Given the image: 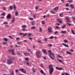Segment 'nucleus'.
<instances>
[{
    "mask_svg": "<svg viewBox=\"0 0 75 75\" xmlns=\"http://www.w3.org/2000/svg\"><path fill=\"white\" fill-rule=\"evenodd\" d=\"M62 44L63 45H64V46H65V47H68V45L65 43H63Z\"/></svg>",
    "mask_w": 75,
    "mask_h": 75,
    "instance_id": "18",
    "label": "nucleus"
},
{
    "mask_svg": "<svg viewBox=\"0 0 75 75\" xmlns=\"http://www.w3.org/2000/svg\"><path fill=\"white\" fill-rule=\"evenodd\" d=\"M41 51H38L36 52V55L37 57L38 58H40L41 56Z\"/></svg>",
    "mask_w": 75,
    "mask_h": 75,
    "instance_id": "5",
    "label": "nucleus"
},
{
    "mask_svg": "<svg viewBox=\"0 0 75 75\" xmlns=\"http://www.w3.org/2000/svg\"><path fill=\"white\" fill-rule=\"evenodd\" d=\"M49 68L50 70L49 71V73L50 75H52L53 71H54V67L53 65L52 64H50L49 66Z\"/></svg>",
    "mask_w": 75,
    "mask_h": 75,
    "instance_id": "2",
    "label": "nucleus"
},
{
    "mask_svg": "<svg viewBox=\"0 0 75 75\" xmlns=\"http://www.w3.org/2000/svg\"><path fill=\"white\" fill-rule=\"evenodd\" d=\"M20 35H24V33H19Z\"/></svg>",
    "mask_w": 75,
    "mask_h": 75,
    "instance_id": "33",
    "label": "nucleus"
},
{
    "mask_svg": "<svg viewBox=\"0 0 75 75\" xmlns=\"http://www.w3.org/2000/svg\"><path fill=\"white\" fill-rule=\"evenodd\" d=\"M65 27H66V25H64L63 26L62 28H65Z\"/></svg>",
    "mask_w": 75,
    "mask_h": 75,
    "instance_id": "25",
    "label": "nucleus"
},
{
    "mask_svg": "<svg viewBox=\"0 0 75 75\" xmlns=\"http://www.w3.org/2000/svg\"><path fill=\"white\" fill-rule=\"evenodd\" d=\"M4 40L5 41H8V39L7 38H5L4 39Z\"/></svg>",
    "mask_w": 75,
    "mask_h": 75,
    "instance_id": "26",
    "label": "nucleus"
},
{
    "mask_svg": "<svg viewBox=\"0 0 75 75\" xmlns=\"http://www.w3.org/2000/svg\"><path fill=\"white\" fill-rule=\"evenodd\" d=\"M64 42L65 43L67 42H68V41L67 40H64Z\"/></svg>",
    "mask_w": 75,
    "mask_h": 75,
    "instance_id": "47",
    "label": "nucleus"
},
{
    "mask_svg": "<svg viewBox=\"0 0 75 75\" xmlns=\"http://www.w3.org/2000/svg\"><path fill=\"white\" fill-rule=\"evenodd\" d=\"M57 20H58V21L60 23H62V21L61 20H60L58 19H57Z\"/></svg>",
    "mask_w": 75,
    "mask_h": 75,
    "instance_id": "24",
    "label": "nucleus"
},
{
    "mask_svg": "<svg viewBox=\"0 0 75 75\" xmlns=\"http://www.w3.org/2000/svg\"><path fill=\"white\" fill-rule=\"evenodd\" d=\"M5 13H2L1 14V16H5Z\"/></svg>",
    "mask_w": 75,
    "mask_h": 75,
    "instance_id": "27",
    "label": "nucleus"
},
{
    "mask_svg": "<svg viewBox=\"0 0 75 75\" xmlns=\"http://www.w3.org/2000/svg\"><path fill=\"white\" fill-rule=\"evenodd\" d=\"M16 72L17 73L18 72V70H16Z\"/></svg>",
    "mask_w": 75,
    "mask_h": 75,
    "instance_id": "64",
    "label": "nucleus"
},
{
    "mask_svg": "<svg viewBox=\"0 0 75 75\" xmlns=\"http://www.w3.org/2000/svg\"><path fill=\"white\" fill-rule=\"evenodd\" d=\"M60 17H63V14L62 13H61L59 14Z\"/></svg>",
    "mask_w": 75,
    "mask_h": 75,
    "instance_id": "29",
    "label": "nucleus"
},
{
    "mask_svg": "<svg viewBox=\"0 0 75 75\" xmlns=\"http://www.w3.org/2000/svg\"><path fill=\"white\" fill-rule=\"evenodd\" d=\"M14 59L13 58H10L9 59H8L7 60V63L9 65H10L11 64H13V62H14Z\"/></svg>",
    "mask_w": 75,
    "mask_h": 75,
    "instance_id": "3",
    "label": "nucleus"
},
{
    "mask_svg": "<svg viewBox=\"0 0 75 75\" xmlns=\"http://www.w3.org/2000/svg\"><path fill=\"white\" fill-rule=\"evenodd\" d=\"M13 6V7L14 8V10H16V5L14 4Z\"/></svg>",
    "mask_w": 75,
    "mask_h": 75,
    "instance_id": "28",
    "label": "nucleus"
},
{
    "mask_svg": "<svg viewBox=\"0 0 75 75\" xmlns=\"http://www.w3.org/2000/svg\"><path fill=\"white\" fill-rule=\"evenodd\" d=\"M6 17L7 18H11V15L10 14H8Z\"/></svg>",
    "mask_w": 75,
    "mask_h": 75,
    "instance_id": "11",
    "label": "nucleus"
},
{
    "mask_svg": "<svg viewBox=\"0 0 75 75\" xmlns=\"http://www.w3.org/2000/svg\"><path fill=\"white\" fill-rule=\"evenodd\" d=\"M51 13L52 14H55V12H51Z\"/></svg>",
    "mask_w": 75,
    "mask_h": 75,
    "instance_id": "62",
    "label": "nucleus"
},
{
    "mask_svg": "<svg viewBox=\"0 0 75 75\" xmlns=\"http://www.w3.org/2000/svg\"><path fill=\"white\" fill-rule=\"evenodd\" d=\"M24 55H25L26 56H28V55H29V53H24Z\"/></svg>",
    "mask_w": 75,
    "mask_h": 75,
    "instance_id": "20",
    "label": "nucleus"
},
{
    "mask_svg": "<svg viewBox=\"0 0 75 75\" xmlns=\"http://www.w3.org/2000/svg\"><path fill=\"white\" fill-rule=\"evenodd\" d=\"M32 70L34 72H35V70H36V69L34 68H33L32 69Z\"/></svg>",
    "mask_w": 75,
    "mask_h": 75,
    "instance_id": "22",
    "label": "nucleus"
},
{
    "mask_svg": "<svg viewBox=\"0 0 75 75\" xmlns=\"http://www.w3.org/2000/svg\"><path fill=\"white\" fill-rule=\"evenodd\" d=\"M12 19L13 20L11 21V23H14V21H16V19L14 18H13Z\"/></svg>",
    "mask_w": 75,
    "mask_h": 75,
    "instance_id": "9",
    "label": "nucleus"
},
{
    "mask_svg": "<svg viewBox=\"0 0 75 75\" xmlns=\"http://www.w3.org/2000/svg\"><path fill=\"white\" fill-rule=\"evenodd\" d=\"M66 53L67 54H72V53L71 52H67Z\"/></svg>",
    "mask_w": 75,
    "mask_h": 75,
    "instance_id": "23",
    "label": "nucleus"
},
{
    "mask_svg": "<svg viewBox=\"0 0 75 75\" xmlns=\"http://www.w3.org/2000/svg\"><path fill=\"white\" fill-rule=\"evenodd\" d=\"M64 74L66 75H69L67 73H65Z\"/></svg>",
    "mask_w": 75,
    "mask_h": 75,
    "instance_id": "54",
    "label": "nucleus"
},
{
    "mask_svg": "<svg viewBox=\"0 0 75 75\" xmlns=\"http://www.w3.org/2000/svg\"><path fill=\"white\" fill-rule=\"evenodd\" d=\"M31 29H32V30L35 29V26L32 27H31Z\"/></svg>",
    "mask_w": 75,
    "mask_h": 75,
    "instance_id": "31",
    "label": "nucleus"
},
{
    "mask_svg": "<svg viewBox=\"0 0 75 75\" xmlns=\"http://www.w3.org/2000/svg\"><path fill=\"white\" fill-rule=\"evenodd\" d=\"M35 9H36V10H38V6H36Z\"/></svg>",
    "mask_w": 75,
    "mask_h": 75,
    "instance_id": "59",
    "label": "nucleus"
},
{
    "mask_svg": "<svg viewBox=\"0 0 75 75\" xmlns=\"http://www.w3.org/2000/svg\"><path fill=\"white\" fill-rule=\"evenodd\" d=\"M58 60L59 61V62H62V60H61L58 59Z\"/></svg>",
    "mask_w": 75,
    "mask_h": 75,
    "instance_id": "50",
    "label": "nucleus"
},
{
    "mask_svg": "<svg viewBox=\"0 0 75 75\" xmlns=\"http://www.w3.org/2000/svg\"><path fill=\"white\" fill-rule=\"evenodd\" d=\"M65 18L67 20V21L68 25H69V26L71 25V21L69 20V17H66Z\"/></svg>",
    "mask_w": 75,
    "mask_h": 75,
    "instance_id": "4",
    "label": "nucleus"
},
{
    "mask_svg": "<svg viewBox=\"0 0 75 75\" xmlns=\"http://www.w3.org/2000/svg\"><path fill=\"white\" fill-rule=\"evenodd\" d=\"M71 33L73 34H74V35H75V32H74V31L73 30H71Z\"/></svg>",
    "mask_w": 75,
    "mask_h": 75,
    "instance_id": "21",
    "label": "nucleus"
},
{
    "mask_svg": "<svg viewBox=\"0 0 75 75\" xmlns=\"http://www.w3.org/2000/svg\"><path fill=\"white\" fill-rule=\"evenodd\" d=\"M43 64H41V65H40V67H43Z\"/></svg>",
    "mask_w": 75,
    "mask_h": 75,
    "instance_id": "60",
    "label": "nucleus"
},
{
    "mask_svg": "<svg viewBox=\"0 0 75 75\" xmlns=\"http://www.w3.org/2000/svg\"><path fill=\"white\" fill-rule=\"evenodd\" d=\"M47 29L49 31V32L50 33H51L52 32V28H51V27H49V28H48Z\"/></svg>",
    "mask_w": 75,
    "mask_h": 75,
    "instance_id": "8",
    "label": "nucleus"
},
{
    "mask_svg": "<svg viewBox=\"0 0 75 75\" xmlns=\"http://www.w3.org/2000/svg\"><path fill=\"white\" fill-rule=\"evenodd\" d=\"M29 20H33V18H29Z\"/></svg>",
    "mask_w": 75,
    "mask_h": 75,
    "instance_id": "53",
    "label": "nucleus"
},
{
    "mask_svg": "<svg viewBox=\"0 0 75 75\" xmlns=\"http://www.w3.org/2000/svg\"><path fill=\"white\" fill-rule=\"evenodd\" d=\"M56 68L58 70H62V68H59L58 67H56Z\"/></svg>",
    "mask_w": 75,
    "mask_h": 75,
    "instance_id": "10",
    "label": "nucleus"
},
{
    "mask_svg": "<svg viewBox=\"0 0 75 75\" xmlns=\"http://www.w3.org/2000/svg\"><path fill=\"white\" fill-rule=\"evenodd\" d=\"M11 74L12 75H14V73L13 72V71H12V72Z\"/></svg>",
    "mask_w": 75,
    "mask_h": 75,
    "instance_id": "61",
    "label": "nucleus"
},
{
    "mask_svg": "<svg viewBox=\"0 0 75 75\" xmlns=\"http://www.w3.org/2000/svg\"><path fill=\"white\" fill-rule=\"evenodd\" d=\"M31 35H32V34L31 33H28V36H31Z\"/></svg>",
    "mask_w": 75,
    "mask_h": 75,
    "instance_id": "42",
    "label": "nucleus"
},
{
    "mask_svg": "<svg viewBox=\"0 0 75 75\" xmlns=\"http://www.w3.org/2000/svg\"><path fill=\"white\" fill-rule=\"evenodd\" d=\"M22 27L23 28H25L27 27V26L26 25H23L22 26Z\"/></svg>",
    "mask_w": 75,
    "mask_h": 75,
    "instance_id": "19",
    "label": "nucleus"
},
{
    "mask_svg": "<svg viewBox=\"0 0 75 75\" xmlns=\"http://www.w3.org/2000/svg\"><path fill=\"white\" fill-rule=\"evenodd\" d=\"M48 46H49L50 47H52V45L50 44L48 45Z\"/></svg>",
    "mask_w": 75,
    "mask_h": 75,
    "instance_id": "51",
    "label": "nucleus"
},
{
    "mask_svg": "<svg viewBox=\"0 0 75 75\" xmlns=\"http://www.w3.org/2000/svg\"><path fill=\"white\" fill-rule=\"evenodd\" d=\"M48 39V38H45L44 39V40H45V41H47V40Z\"/></svg>",
    "mask_w": 75,
    "mask_h": 75,
    "instance_id": "55",
    "label": "nucleus"
},
{
    "mask_svg": "<svg viewBox=\"0 0 75 75\" xmlns=\"http://www.w3.org/2000/svg\"><path fill=\"white\" fill-rule=\"evenodd\" d=\"M68 1L69 2V3H73V0H68Z\"/></svg>",
    "mask_w": 75,
    "mask_h": 75,
    "instance_id": "16",
    "label": "nucleus"
},
{
    "mask_svg": "<svg viewBox=\"0 0 75 75\" xmlns=\"http://www.w3.org/2000/svg\"><path fill=\"white\" fill-rule=\"evenodd\" d=\"M42 51L44 54H47V52H46V50L45 49L42 50Z\"/></svg>",
    "mask_w": 75,
    "mask_h": 75,
    "instance_id": "14",
    "label": "nucleus"
},
{
    "mask_svg": "<svg viewBox=\"0 0 75 75\" xmlns=\"http://www.w3.org/2000/svg\"><path fill=\"white\" fill-rule=\"evenodd\" d=\"M9 52H12V53L13 55H16V54L14 53V49L9 50Z\"/></svg>",
    "mask_w": 75,
    "mask_h": 75,
    "instance_id": "6",
    "label": "nucleus"
},
{
    "mask_svg": "<svg viewBox=\"0 0 75 75\" xmlns=\"http://www.w3.org/2000/svg\"><path fill=\"white\" fill-rule=\"evenodd\" d=\"M48 53H49V56L52 59L54 60V58L53 57L55 58V56H54V53H52L51 52V50H48Z\"/></svg>",
    "mask_w": 75,
    "mask_h": 75,
    "instance_id": "1",
    "label": "nucleus"
},
{
    "mask_svg": "<svg viewBox=\"0 0 75 75\" xmlns=\"http://www.w3.org/2000/svg\"><path fill=\"white\" fill-rule=\"evenodd\" d=\"M41 40H38V42H39V43H41V44H42V43H43L42 42H41Z\"/></svg>",
    "mask_w": 75,
    "mask_h": 75,
    "instance_id": "37",
    "label": "nucleus"
},
{
    "mask_svg": "<svg viewBox=\"0 0 75 75\" xmlns=\"http://www.w3.org/2000/svg\"><path fill=\"white\" fill-rule=\"evenodd\" d=\"M17 44H18L19 45H21V42H18Z\"/></svg>",
    "mask_w": 75,
    "mask_h": 75,
    "instance_id": "57",
    "label": "nucleus"
},
{
    "mask_svg": "<svg viewBox=\"0 0 75 75\" xmlns=\"http://www.w3.org/2000/svg\"><path fill=\"white\" fill-rule=\"evenodd\" d=\"M25 60H26V61H28V60L29 59H28V58L26 57V58H25Z\"/></svg>",
    "mask_w": 75,
    "mask_h": 75,
    "instance_id": "36",
    "label": "nucleus"
},
{
    "mask_svg": "<svg viewBox=\"0 0 75 75\" xmlns=\"http://www.w3.org/2000/svg\"><path fill=\"white\" fill-rule=\"evenodd\" d=\"M57 57H59V58H63V57L62 56H60L59 54H57Z\"/></svg>",
    "mask_w": 75,
    "mask_h": 75,
    "instance_id": "15",
    "label": "nucleus"
},
{
    "mask_svg": "<svg viewBox=\"0 0 75 75\" xmlns=\"http://www.w3.org/2000/svg\"><path fill=\"white\" fill-rule=\"evenodd\" d=\"M8 24V23L7 22H4V24Z\"/></svg>",
    "mask_w": 75,
    "mask_h": 75,
    "instance_id": "56",
    "label": "nucleus"
},
{
    "mask_svg": "<svg viewBox=\"0 0 75 75\" xmlns=\"http://www.w3.org/2000/svg\"><path fill=\"white\" fill-rule=\"evenodd\" d=\"M61 33H62V34H66L67 33V31H62L61 32H60Z\"/></svg>",
    "mask_w": 75,
    "mask_h": 75,
    "instance_id": "13",
    "label": "nucleus"
},
{
    "mask_svg": "<svg viewBox=\"0 0 75 75\" xmlns=\"http://www.w3.org/2000/svg\"><path fill=\"white\" fill-rule=\"evenodd\" d=\"M40 72H41V73H42V74H44V71H42V70H41L40 71Z\"/></svg>",
    "mask_w": 75,
    "mask_h": 75,
    "instance_id": "48",
    "label": "nucleus"
},
{
    "mask_svg": "<svg viewBox=\"0 0 75 75\" xmlns=\"http://www.w3.org/2000/svg\"><path fill=\"white\" fill-rule=\"evenodd\" d=\"M54 11H57L58 10V7L57 6L53 9Z\"/></svg>",
    "mask_w": 75,
    "mask_h": 75,
    "instance_id": "12",
    "label": "nucleus"
},
{
    "mask_svg": "<svg viewBox=\"0 0 75 75\" xmlns=\"http://www.w3.org/2000/svg\"><path fill=\"white\" fill-rule=\"evenodd\" d=\"M27 33H25L24 34V35H23V37H24L25 36H26V35H27Z\"/></svg>",
    "mask_w": 75,
    "mask_h": 75,
    "instance_id": "35",
    "label": "nucleus"
},
{
    "mask_svg": "<svg viewBox=\"0 0 75 75\" xmlns=\"http://www.w3.org/2000/svg\"><path fill=\"white\" fill-rule=\"evenodd\" d=\"M20 70L21 71H22V72H23V73H24L25 74H27L26 73V71L23 68H22L20 69Z\"/></svg>",
    "mask_w": 75,
    "mask_h": 75,
    "instance_id": "7",
    "label": "nucleus"
},
{
    "mask_svg": "<svg viewBox=\"0 0 75 75\" xmlns=\"http://www.w3.org/2000/svg\"><path fill=\"white\" fill-rule=\"evenodd\" d=\"M16 40H20V38H17L16 39Z\"/></svg>",
    "mask_w": 75,
    "mask_h": 75,
    "instance_id": "58",
    "label": "nucleus"
},
{
    "mask_svg": "<svg viewBox=\"0 0 75 75\" xmlns=\"http://www.w3.org/2000/svg\"><path fill=\"white\" fill-rule=\"evenodd\" d=\"M22 31H26L27 30H26V29H25V28H23V29H22Z\"/></svg>",
    "mask_w": 75,
    "mask_h": 75,
    "instance_id": "40",
    "label": "nucleus"
},
{
    "mask_svg": "<svg viewBox=\"0 0 75 75\" xmlns=\"http://www.w3.org/2000/svg\"><path fill=\"white\" fill-rule=\"evenodd\" d=\"M57 33H58V32L57 31H55L54 33V34H57Z\"/></svg>",
    "mask_w": 75,
    "mask_h": 75,
    "instance_id": "49",
    "label": "nucleus"
},
{
    "mask_svg": "<svg viewBox=\"0 0 75 75\" xmlns=\"http://www.w3.org/2000/svg\"><path fill=\"white\" fill-rule=\"evenodd\" d=\"M66 6L67 7H69V4H68V3L66 4Z\"/></svg>",
    "mask_w": 75,
    "mask_h": 75,
    "instance_id": "43",
    "label": "nucleus"
},
{
    "mask_svg": "<svg viewBox=\"0 0 75 75\" xmlns=\"http://www.w3.org/2000/svg\"><path fill=\"white\" fill-rule=\"evenodd\" d=\"M18 55H21V54L20 53V52H17Z\"/></svg>",
    "mask_w": 75,
    "mask_h": 75,
    "instance_id": "46",
    "label": "nucleus"
},
{
    "mask_svg": "<svg viewBox=\"0 0 75 75\" xmlns=\"http://www.w3.org/2000/svg\"><path fill=\"white\" fill-rule=\"evenodd\" d=\"M35 24V22L34 21H33L31 23V25H34Z\"/></svg>",
    "mask_w": 75,
    "mask_h": 75,
    "instance_id": "17",
    "label": "nucleus"
},
{
    "mask_svg": "<svg viewBox=\"0 0 75 75\" xmlns=\"http://www.w3.org/2000/svg\"><path fill=\"white\" fill-rule=\"evenodd\" d=\"M36 16H37V15L35 14H34L33 16V17L35 18L36 17Z\"/></svg>",
    "mask_w": 75,
    "mask_h": 75,
    "instance_id": "44",
    "label": "nucleus"
},
{
    "mask_svg": "<svg viewBox=\"0 0 75 75\" xmlns=\"http://www.w3.org/2000/svg\"><path fill=\"white\" fill-rule=\"evenodd\" d=\"M42 24H45V22H44V21H42Z\"/></svg>",
    "mask_w": 75,
    "mask_h": 75,
    "instance_id": "39",
    "label": "nucleus"
},
{
    "mask_svg": "<svg viewBox=\"0 0 75 75\" xmlns=\"http://www.w3.org/2000/svg\"><path fill=\"white\" fill-rule=\"evenodd\" d=\"M50 39H53V38H54V36H52L51 37H50Z\"/></svg>",
    "mask_w": 75,
    "mask_h": 75,
    "instance_id": "41",
    "label": "nucleus"
},
{
    "mask_svg": "<svg viewBox=\"0 0 75 75\" xmlns=\"http://www.w3.org/2000/svg\"><path fill=\"white\" fill-rule=\"evenodd\" d=\"M40 32H41V31H42V29L41 28H40Z\"/></svg>",
    "mask_w": 75,
    "mask_h": 75,
    "instance_id": "52",
    "label": "nucleus"
},
{
    "mask_svg": "<svg viewBox=\"0 0 75 75\" xmlns=\"http://www.w3.org/2000/svg\"><path fill=\"white\" fill-rule=\"evenodd\" d=\"M15 15L16 16H18V12L16 11L15 12Z\"/></svg>",
    "mask_w": 75,
    "mask_h": 75,
    "instance_id": "30",
    "label": "nucleus"
},
{
    "mask_svg": "<svg viewBox=\"0 0 75 75\" xmlns=\"http://www.w3.org/2000/svg\"><path fill=\"white\" fill-rule=\"evenodd\" d=\"M9 8H10L11 9H13V6H10L9 7Z\"/></svg>",
    "mask_w": 75,
    "mask_h": 75,
    "instance_id": "32",
    "label": "nucleus"
},
{
    "mask_svg": "<svg viewBox=\"0 0 75 75\" xmlns=\"http://www.w3.org/2000/svg\"><path fill=\"white\" fill-rule=\"evenodd\" d=\"M57 25H60V24L59 23H57Z\"/></svg>",
    "mask_w": 75,
    "mask_h": 75,
    "instance_id": "63",
    "label": "nucleus"
},
{
    "mask_svg": "<svg viewBox=\"0 0 75 75\" xmlns=\"http://www.w3.org/2000/svg\"><path fill=\"white\" fill-rule=\"evenodd\" d=\"M56 28L57 29H60V27H59L58 26H56Z\"/></svg>",
    "mask_w": 75,
    "mask_h": 75,
    "instance_id": "34",
    "label": "nucleus"
},
{
    "mask_svg": "<svg viewBox=\"0 0 75 75\" xmlns=\"http://www.w3.org/2000/svg\"><path fill=\"white\" fill-rule=\"evenodd\" d=\"M3 9L4 10L6 11V8L5 7H4L3 8Z\"/></svg>",
    "mask_w": 75,
    "mask_h": 75,
    "instance_id": "38",
    "label": "nucleus"
},
{
    "mask_svg": "<svg viewBox=\"0 0 75 75\" xmlns=\"http://www.w3.org/2000/svg\"><path fill=\"white\" fill-rule=\"evenodd\" d=\"M27 50L28 51H29V52H31V50L29 48H27Z\"/></svg>",
    "mask_w": 75,
    "mask_h": 75,
    "instance_id": "45",
    "label": "nucleus"
}]
</instances>
